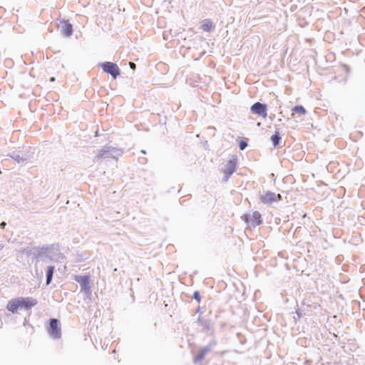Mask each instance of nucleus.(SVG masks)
<instances>
[{"mask_svg":"<svg viewBox=\"0 0 365 365\" xmlns=\"http://www.w3.org/2000/svg\"><path fill=\"white\" fill-rule=\"evenodd\" d=\"M193 297V299H195L197 302H200V299H201V297H200V292H197V291H195L193 293V297Z\"/></svg>","mask_w":365,"mask_h":365,"instance_id":"nucleus-21","label":"nucleus"},{"mask_svg":"<svg viewBox=\"0 0 365 365\" xmlns=\"http://www.w3.org/2000/svg\"><path fill=\"white\" fill-rule=\"evenodd\" d=\"M129 65H130V68H132V69H135V64L133 62H130V63H129Z\"/></svg>","mask_w":365,"mask_h":365,"instance_id":"nucleus-24","label":"nucleus"},{"mask_svg":"<svg viewBox=\"0 0 365 365\" xmlns=\"http://www.w3.org/2000/svg\"><path fill=\"white\" fill-rule=\"evenodd\" d=\"M49 335L53 339H58L61 337V329L60 322L57 319H51L48 327Z\"/></svg>","mask_w":365,"mask_h":365,"instance_id":"nucleus-4","label":"nucleus"},{"mask_svg":"<svg viewBox=\"0 0 365 365\" xmlns=\"http://www.w3.org/2000/svg\"><path fill=\"white\" fill-rule=\"evenodd\" d=\"M282 138L279 133V132H275L274 134H273L271 136V141L274 147H277L279 145V143Z\"/></svg>","mask_w":365,"mask_h":365,"instance_id":"nucleus-17","label":"nucleus"},{"mask_svg":"<svg viewBox=\"0 0 365 365\" xmlns=\"http://www.w3.org/2000/svg\"><path fill=\"white\" fill-rule=\"evenodd\" d=\"M21 252L23 254H25L26 256H32V257L34 258V247H26V248H24L22 250H21Z\"/></svg>","mask_w":365,"mask_h":365,"instance_id":"nucleus-19","label":"nucleus"},{"mask_svg":"<svg viewBox=\"0 0 365 365\" xmlns=\"http://www.w3.org/2000/svg\"><path fill=\"white\" fill-rule=\"evenodd\" d=\"M50 81H55V78H54V77H51V78H50Z\"/></svg>","mask_w":365,"mask_h":365,"instance_id":"nucleus-25","label":"nucleus"},{"mask_svg":"<svg viewBox=\"0 0 365 365\" xmlns=\"http://www.w3.org/2000/svg\"><path fill=\"white\" fill-rule=\"evenodd\" d=\"M7 156L12 158L19 164L24 163L31 158V155L30 153L21 151H13L11 153L8 154Z\"/></svg>","mask_w":365,"mask_h":365,"instance_id":"nucleus-11","label":"nucleus"},{"mask_svg":"<svg viewBox=\"0 0 365 365\" xmlns=\"http://www.w3.org/2000/svg\"><path fill=\"white\" fill-rule=\"evenodd\" d=\"M292 110L299 115H304L307 112L305 108L301 105L294 106Z\"/></svg>","mask_w":365,"mask_h":365,"instance_id":"nucleus-18","label":"nucleus"},{"mask_svg":"<svg viewBox=\"0 0 365 365\" xmlns=\"http://www.w3.org/2000/svg\"><path fill=\"white\" fill-rule=\"evenodd\" d=\"M250 110L253 114L265 118L267 115V107L265 103L256 102L252 105Z\"/></svg>","mask_w":365,"mask_h":365,"instance_id":"nucleus-10","label":"nucleus"},{"mask_svg":"<svg viewBox=\"0 0 365 365\" xmlns=\"http://www.w3.org/2000/svg\"><path fill=\"white\" fill-rule=\"evenodd\" d=\"M101 67L103 71L110 74L113 78H116L120 73L118 65L113 62L106 61L101 63Z\"/></svg>","mask_w":365,"mask_h":365,"instance_id":"nucleus-6","label":"nucleus"},{"mask_svg":"<svg viewBox=\"0 0 365 365\" xmlns=\"http://www.w3.org/2000/svg\"><path fill=\"white\" fill-rule=\"evenodd\" d=\"M6 226V222H1L0 227L1 229H4Z\"/></svg>","mask_w":365,"mask_h":365,"instance_id":"nucleus-23","label":"nucleus"},{"mask_svg":"<svg viewBox=\"0 0 365 365\" xmlns=\"http://www.w3.org/2000/svg\"><path fill=\"white\" fill-rule=\"evenodd\" d=\"M247 147V142L245 140H241L239 143V148L240 150H244Z\"/></svg>","mask_w":365,"mask_h":365,"instance_id":"nucleus-20","label":"nucleus"},{"mask_svg":"<svg viewBox=\"0 0 365 365\" xmlns=\"http://www.w3.org/2000/svg\"><path fill=\"white\" fill-rule=\"evenodd\" d=\"M237 158L236 156H232V158L227 161L224 170V181L228 180L230 177L235 173L237 167Z\"/></svg>","mask_w":365,"mask_h":365,"instance_id":"nucleus-7","label":"nucleus"},{"mask_svg":"<svg viewBox=\"0 0 365 365\" xmlns=\"http://www.w3.org/2000/svg\"><path fill=\"white\" fill-rule=\"evenodd\" d=\"M201 29L204 31L210 32L215 29V26L210 19H205L201 25Z\"/></svg>","mask_w":365,"mask_h":365,"instance_id":"nucleus-15","label":"nucleus"},{"mask_svg":"<svg viewBox=\"0 0 365 365\" xmlns=\"http://www.w3.org/2000/svg\"><path fill=\"white\" fill-rule=\"evenodd\" d=\"M216 345L215 341H211L208 345L202 347L199 350V353L193 358V363L197 364L205 356L206 354L210 352Z\"/></svg>","mask_w":365,"mask_h":365,"instance_id":"nucleus-9","label":"nucleus"},{"mask_svg":"<svg viewBox=\"0 0 365 365\" xmlns=\"http://www.w3.org/2000/svg\"><path fill=\"white\" fill-rule=\"evenodd\" d=\"M48 250V246L34 247V258L36 259V261H38L39 259H43L44 257H47L48 255L46 254V252Z\"/></svg>","mask_w":365,"mask_h":365,"instance_id":"nucleus-12","label":"nucleus"},{"mask_svg":"<svg viewBox=\"0 0 365 365\" xmlns=\"http://www.w3.org/2000/svg\"><path fill=\"white\" fill-rule=\"evenodd\" d=\"M282 199L280 194H275L272 191H267L264 194L259 196L260 201L265 205H271L273 202H278Z\"/></svg>","mask_w":365,"mask_h":365,"instance_id":"nucleus-8","label":"nucleus"},{"mask_svg":"<svg viewBox=\"0 0 365 365\" xmlns=\"http://www.w3.org/2000/svg\"><path fill=\"white\" fill-rule=\"evenodd\" d=\"M296 314H297V317L295 316H294V319L295 322H297V320L299 319L301 317V315H302L299 311H297Z\"/></svg>","mask_w":365,"mask_h":365,"instance_id":"nucleus-22","label":"nucleus"},{"mask_svg":"<svg viewBox=\"0 0 365 365\" xmlns=\"http://www.w3.org/2000/svg\"><path fill=\"white\" fill-rule=\"evenodd\" d=\"M74 280L80 284L81 292L87 296L91 294L89 275H75Z\"/></svg>","mask_w":365,"mask_h":365,"instance_id":"nucleus-5","label":"nucleus"},{"mask_svg":"<svg viewBox=\"0 0 365 365\" xmlns=\"http://www.w3.org/2000/svg\"><path fill=\"white\" fill-rule=\"evenodd\" d=\"M38 302L33 297H16L9 301L6 309L12 312L16 313L19 309L29 310L37 304Z\"/></svg>","mask_w":365,"mask_h":365,"instance_id":"nucleus-1","label":"nucleus"},{"mask_svg":"<svg viewBox=\"0 0 365 365\" xmlns=\"http://www.w3.org/2000/svg\"><path fill=\"white\" fill-rule=\"evenodd\" d=\"M140 152H141L143 154H145V153H146V152H145V150H142Z\"/></svg>","mask_w":365,"mask_h":365,"instance_id":"nucleus-26","label":"nucleus"},{"mask_svg":"<svg viewBox=\"0 0 365 365\" xmlns=\"http://www.w3.org/2000/svg\"><path fill=\"white\" fill-rule=\"evenodd\" d=\"M54 270H55L54 266H48L47 267L46 274V283L47 285L50 284L52 281Z\"/></svg>","mask_w":365,"mask_h":365,"instance_id":"nucleus-16","label":"nucleus"},{"mask_svg":"<svg viewBox=\"0 0 365 365\" xmlns=\"http://www.w3.org/2000/svg\"><path fill=\"white\" fill-rule=\"evenodd\" d=\"M198 323L202 327V329L206 332H209L212 331V324L210 320L205 319L204 318H198Z\"/></svg>","mask_w":365,"mask_h":365,"instance_id":"nucleus-14","label":"nucleus"},{"mask_svg":"<svg viewBox=\"0 0 365 365\" xmlns=\"http://www.w3.org/2000/svg\"><path fill=\"white\" fill-rule=\"evenodd\" d=\"M61 33L66 37H69L73 34V25L70 24L68 21H61Z\"/></svg>","mask_w":365,"mask_h":365,"instance_id":"nucleus-13","label":"nucleus"},{"mask_svg":"<svg viewBox=\"0 0 365 365\" xmlns=\"http://www.w3.org/2000/svg\"><path fill=\"white\" fill-rule=\"evenodd\" d=\"M242 220L248 225V226L255 227L262 223V215L258 211L252 213L245 214L241 217Z\"/></svg>","mask_w":365,"mask_h":365,"instance_id":"nucleus-3","label":"nucleus"},{"mask_svg":"<svg viewBox=\"0 0 365 365\" xmlns=\"http://www.w3.org/2000/svg\"><path fill=\"white\" fill-rule=\"evenodd\" d=\"M344 67L347 69V71L349 70V68L346 65H344Z\"/></svg>","mask_w":365,"mask_h":365,"instance_id":"nucleus-27","label":"nucleus"},{"mask_svg":"<svg viewBox=\"0 0 365 365\" xmlns=\"http://www.w3.org/2000/svg\"><path fill=\"white\" fill-rule=\"evenodd\" d=\"M123 153V150L120 148L105 145L98 150V154L94 158V160H98L101 158L117 159L119 156L122 155Z\"/></svg>","mask_w":365,"mask_h":365,"instance_id":"nucleus-2","label":"nucleus"}]
</instances>
